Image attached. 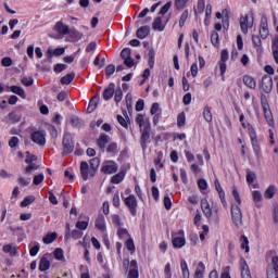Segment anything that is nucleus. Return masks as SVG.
<instances>
[{
    "label": "nucleus",
    "instance_id": "obj_53",
    "mask_svg": "<svg viewBox=\"0 0 278 278\" xmlns=\"http://www.w3.org/2000/svg\"><path fill=\"white\" fill-rule=\"evenodd\" d=\"M232 197L235 201H237V205H242V200L240 199V193L238 192V188L233 187L232 188Z\"/></svg>",
    "mask_w": 278,
    "mask_h": 278
},
{
    "label": "nucleus",
    "instance_id": "obj_55",
    "mask_svg": "<svg viewBox=\"0 0 278 278\" xmlns=\"http://www.w3.org/2000/svg\"><path fill=\"white\" fill-rule=\"evenodd\" d=\"M125 179V174L118 173L115 176L112 177V184H121Z\"/></svg>",
    "mask_w": 278,
    "mask_h": 278
},
{
    "label": "nucleus",
    "instance_id": "obj_12",
    "mask_svg": "<svg viewBox=\"0 0 278 278\" xmlns=\"http://www.w3.org/2000/svg\"><path fill=\"white\" fill-rule=\"evenodd\" d=\"M180 237L173 238V247L174 249H184L186 247V238L184 237V230L178 231Z\"/></svg>",
    "mask_w": 278,
    "mask_h": 278
},
{
    "label": "nucleus",
    "instance_id": "obj_49",
    "mask_svg": "<svg viewBox=\"0 0 278 278\" xmlns=\"http://www.w3.org/2000/svg\"><path fill=\"white\" fill-rule=\"evenodd\" d=\"M45 181V175L43 174H38L34 176L33 184L34 186H40V184Z\"/></svg>",
    "mask_w": 278,
    "mask_h": 278
},
{
    "label": "nucleus",
    "instance_id": "obj_33",
    "mask_svg": "<svg viewBox=\"0 0 278 278\" xmlns=\"http://www.w3.org/2000/svg\"><path fill=\"white\" fill-rule=\"evenodd\" d=\"M276 192H277V187H275V185H270L266 189L264 197H265V199H273V197H275Z\"/></svg>",
    "mask_w": 278,
    "mask_h": 278
},
{
    "label": "nucleus",
    "instance_id": "obj_64",
    "mask_svg": "<svg viewBox=\"0 0 278 278\" xmlns=\"http://www.w3.org/2000/svg\"><path fill=\"white\" fill-rule=\"evenodd\" d=\"M164 275H165V278H173V271L170 269V263H167L165 265Z\"/></svg>",
    "mask_w": 278,
    "mask_h": 278
},
{
    "label": "nucleus",
    "instance_id": "obj_36",
    "mask_svg": "<svg viewBox=\"0 0 278 278\" xmlns=\"http://www.w3.org/2000/svg\"><path fill=\"white\" fill-rule=\"evenodd\" d=\"M223 27L224 29H229V11L227 9L223 10Z\"/></svg>",
    "mask_w": 278,
    "mask_h": 278
},
{
    "label": "nucleus",
    "instance_id": "obj_23",
    "mask_svg": "<svg viewBox=\"0 0 278 278\" xmlns=\"http://www.w3.org/2000/svg\"><path fill=\"white\" fill-rule=\"evenodd\" d=\"M9 89L11 90V92H13L14 94H17L22 99H27V93H25V89H23L22 87L11 86L9 87Z\"/></svg>",
    "mask_w": 278,
    "mask_h": 278
},
{
    "label": "nucleus",
    "instance_id": "obj_8",
    "mask_svg": "<svg viewBox=\"0 0 278 278\" xmlns=\"http://www.w3.org/2000/svg\"><path fill=\"white\" fill-rule=\"evenodd\" d=\"M261 88L266 92V94H270V92H273V77L270 75L263 76Z\"/></svg>",
    "mask_w": 278,
    "mask_h": 278
},
{
    "label": "nucleus",
    "instance_id": "obj_19",
    "mask_svg": "<svg viewBox=\"0 0 278 278\" xmlns=\"http://www.w3.org/2000/svg\"><path fill=\"white\" fill-rule=\"evenodd\" d=\"M243 84H244V86L250 88V90H255L257 88V81H255V78H253L250 75L243 76Z\"/></svg>",
    "mask_w": 278,
    "mask_h": 278
},
{
    "label": "nucleus",
    "instance_id": "obj_59",
    "mask_svg": "<svg viewBox=\"0 0 278 278\" xmlns=\"http://www.w3.org/2000/svg\"><path fill=\"white\" fill-rule=\"evenodd\" d=\"M34 170H38V165H36V163H30V164L25 168L26 175H31V173H34Z\"/></svg>",
    "mask_w": 278,
    "mask_h": 278
},
{
    "label": "nucleus",
    "instance_id": "obj_4",
    "mask_svg": "<svg viewBox=\"0 0 278 278\" xmlns=\"http://www.w3.org/2000/svg\"><path fill=\"white\" fill-rule=\"evenodd\" d=\"M30 139L38 147H45L47 144V131L45 130H36L30 135Z\"/></svg>",
    "mask_w": 278,
    "mask_h": 278
},
{
    "label": "nucleus",
    "instance_id": "obj_32",
    "mask_svg": "<svg viewBox=\"0 0 278 278\" xmlns=\"http://www.w3.org/2000/svg\"><path fill=\"white\" fill-rule=\"evenodd\" d=\"M73 79H75V73L66 74L61 78L62 86H68L73 83Z\"/></svg>",
    "mask_w": 278,
    "mask_h": 278
},
{
    "label": "nucleus",
    "instance_id": "obj_28",
    "mask_svg": "<svg viewBox=\"0 0 278 278\" xmlns=\"http://www.w3.org/2000/svg\"><path fill=\"white\" fill-rule=\"evenodd\" d=\"M97 105H99V97H93L87 108V112L88 114H92V112H94V110H97Z\"/></svg>",
    "mask_w": 278,
    "mask_h": 278
},
{
    "label": "nucleus",
    "instance_id": "obj_34",
    "mask_svg": "<svg viewBox=\"0 0 278 278\" xmlns=\"http://www.w3.org/2000/svg\"><path fill=\"white\" fill-rule=\"evenodd\" d=\"M180 268L182 270V277L190 278V269H188V263H186V260H181Z\"/></svg>",
    "mask_w": 278,
    "mask_h": 278
},
{
    "label": "nucleus",
    "instance_id": "obj_30",
    "mask_svg": "<svg viewBox=\"0 0 278 278\" xmlns=\"http://www.w3.org/2000/svg\"><path fill=\"white\" fill-rule=\"evenodd\" d=\"M58 240V232H50L46 237H43V244H51Z\"/></svg>",
    "mask_w": 278,
    "mask_h": 278
},
{
    "label": "nucleus",
    "instance_id": "obj_63",
    "mask_svg": "<svg viewBox=\"0 0 278 278\" xmlns=\"http://www.w3.org/2000/svg\"><path fill=\"white\" fill-rule=\"evenodd\" d=\"M22 84H23V86H26L27 88H29V86H34V78L24 77V78H22Z\"/></svg>",
    "mask_w": 278,
    "mask_h": 278
},
{
    "label": "nucleus",
    "instance_id": "obj_7",
    "mask_svg": "<svg viewBox=\"0 0 278 278\" xmlns=\"http://www.w3.org/2000/svg\"><path fill=\"white\" fill-rule=\"evenodd\" d=\"M267 278H278V256H273L267 266Z\"/></svg>",
    "mask_w": 278,
    "mask_h": 278
},
{
    "label": "nucleus",
    "instance_id": "obj_16",
    "mask_svg": "<svg viewBox=\"0 0 278 278\" xmlns=\"http://www.w3.org/2000/svg\"><path fill=\"white\" fill-rule=\"evenodd\" d=\"M263 112L268 126L273 127L275 125V119L273 118V112L268 109V105L263 104Z\"/></svg>",
    "mask_w": 278,
    "mask_h": 278
},
{
    "label": "nucleus",
    "instance_id": "obj_24",
    "mask_svg": "<svg viewBox=\"0 0 278 278\" xmlns=\"http://www.w3.org/2000/svg\"><path fill=\"white\" fill-rule=\"evenodd\" d=\"M252 42L257 51V53H263L264 48H262V38L257 35L252 36Z\"/></svg>",
    "mask_w": 278,
    "mask_h": 278
},
{
    "label": "nucleus",
    "instance_id": "obj_10",
    "mask_svg": "<svg viewBox=\"0 0 278 278\" xmlns=\"http://www.w3.org/2000/svg\"><path fill=\"white\" fill-rule=\"evenodd\" d=\"M240 27L243 34H249V29L253 27V17L249 20V15L240 17Z\"/></svg>",
    "mask_w": 278,
    "mask_h": 278
},
{
    "label": "nucleus",
    "instance_id": "obj_3",
    "mask_svg": "<svg viewBox=\"0 0 278 278\" xmlns=\"http://www.w3.org/2000/svg\"><path fill=\"white\" fill-rule=\"evenodd\" d=\"M62 146V155H70V153H73V151H75V141H73V135L71 132L64 134Z\"/></svg>",
    "mask_w": 278,
    "mask_h": 278
},
{
    "label": "nucleus",
    "instance_id": "obj_61",
    "mask_svg": "<svg viewBox=\"0 0 278 278\" xmlns=\"http://www.w3.org/2000/svg\"><path fill=\"white\" fill-rule=\"evenodd\" d=\"M76 229L79 231H86V229H88V222H77Z\"/></svg>",
    "mask_w": 278,
    "mask_h": 278
},
{
    "label": "nucleus",
    "instance_id": "obj_37",
    "mask_svg": "<svg viewBox=\"0 0 278 278\" xmlns=\"http://www.w3.org/2000/svg\"><path fill=\"white\" fill-rule=\"evenodd\" d=\"M36 201V197L34 195H27L24 198V200L21 202V207H27L28 205H31Z\"/></svg>",
    "mask_w": 278,
    "mask_h": 278
},
{
    "label": "nucleus",
    "instance_id": "obj_5",
    "mask_svg": "<svg viewBox=\"0 0 278 278\" xmlns=\"http://www.w3.org/2000/svg\"><path fill=\"white\" fill-rule=\"evenodd\" d=\"M231 218L236 227H242V210L240 208V205H231Z\"/></svg>",
    "mask_w": 278,
    "mask_h": 278
},
{
    "label": "nucleus",
    "instance_id": "obj_54",
    "mask_svg": "<svg viewBox=\"0 0 278 278\" xmlns=\"http://www.w3.org/2000/svg\"><path fill=\"white\" fill-rule=\"evenodd\" d=\"M252 199L254 203H262V192L255 190L252 192Z\"/></svg>",
    "mask_w": 278,
    "mask_h": 278
},
{
    "label": "nucleus",
    "instance_id": "obj_38",
    "mask_svg": "<svg viewBox=\"0 0 278 278\" xmlns=\"http://www.w3.org/2000/svg\"><path fill=\"white\" fill-rule=\"evenodd\" d=\"M211 42L214 47H218L220 45V36L216 30H214L211 35Z\"/></svg>",
    "mask_w": 278,
    "mask_h": 278
},
{
    "label": "nucleus",
    "instance_id": "obj_26",
    "mask_svg": "<svg viewBox=\"0 0 278 278\" xmlns=\"http://www.w3.org/2000/svg\"><path fill=\"white\" fill-rule=\"evenodd\" d=\"M96 229H99V231H105V216L99 215L97 217Z\"/></svg>",
    "mask_w": 278,
    "mask_h": 278
},
{
    "label": "nucleus",
    "instance_id": "obj_57",
    "mask_svg": "<svg viewBox=\"0 0 278 278\" xmlns=\"http://www.w3.org/2000/svg\"><path fill=\"white\" fill-rule=\"evenodd\" d=\"M121 58H122V60H127V59L131 58V49H129V48L123 49L121 52Z\"/></svg>",
    "mask_w": 278,
    "mask_h": 278
},
{
    "label": "nucleus",
    "instance_id": "obj_56",
    "mask_svg": "<svg viewBox=\"0 0 278 278\" xmlns=\"http://www.w3.org/2000/svg\"><path fill=\"white\" fill-rule=\"evenodd\" d=\"M84 236V232L81 230L75 229L72 232H70V238H73L74 240H79Z\"/></svg>",
    "mask_w": 278,
    "mask_h": 278
},
{
    "label": "nucleus",
    "instance_id": "obj_6",
    "mask_svg": "<svg viewBox=\"0 0 278 278\" xmlns=\"http://www.w3.org/2000/svg\"><path fill=\"white\" fill-rule=\"evenodd\" d=\"M124 203L126 207H128L131 216H136L138 214V200L136 199V195L130 194L124 199Z\"/></svg>",
    "mask_w": 278,
    "mask_h": 278
},
{
    "label": "nucleus",
    "instance_id": "obj_21",
    "mask_svg": "<svg viewBox=\"0 0 278 278\" xmlns=\"http://www.w3.org/2000/svg\"><path fill=\"white\" fill-rule=\"evenodd\" d=\"M80 174L84 181H88V175H90V165H88V162L80 163Z\"/></svg>",
    "mask_w": 278,
    "mask_h": 278
},
{
    "label": "nucleus",
    "instance_id": "obj_40",
    "mask_svg": "<svg viewBox=\"0 0 278 278\" xmlns=\"http://www.w3.org/2000/svg\"><path fill=\"white\" fill-rule=\"evenodd\" d=\"M203 116L206 123H212L213 116H212V109H210V106L204 108Z\"/></svg>",
    "mask_w": 278,
    "mask_h": 278
},
{
    "label": "nucleus",
    "instance_id": "obj_31",
    "mask_svg": "<svg viewBox=\"0 0 278 278\" xmlns=\"http://www.w3.org/2000/svg\"><path fill=\"white\" fill-rule=\"evenodd\" d=\"M152 27L156 31H164L166 25L162 24V17H156L152 24Z\"/></svg>",
    "mask_w": 278,
    "mask_h": 278
},
{
    "label": "nucleus",
    "instance_id": "obj_15",
    "mask_svg": "<svg viewBox=\"0 0 278 278\" xmlns=\"http://www.w3.org/2000/svg\"><path fill=\"white\" fill-rule=\"evenodd\" d=\"M250 138L255 155H260V141H257V135L255 134V129L250 130Z\"/></svg>",
    "mask_w": 278,
    "mask_h": 278
},
{
    "label": "nucleus",
    "instance_id": "obj_2",
    "mask_svg": "<svg viewBox=\"0 0 278 278\" xmlns=\"http://www.w3.org/2000/svg\"><path fill=\"white\" fill-rule=\"evenodd\" d=\"M201 208L206 218H212V214H215V216L213 217L214 222L218 223V220H220V217L218 216V205L213 204L211 206L207 199H202L201 200Z\"/></svg>",
    "mask_w": 278,
    "mask_h": 278
},
{
    "label": "nucleus",
    "instance_id": "obj_39",
    "mask_svg": "<svg viewBox=\"0 0 278 278\" xmlns=\"http://www.w3.org/2000/svg\"><path fill=\"white\" fill-rule=\"evenodd\" d=\"M162 160H164V152L160 151L154 160V165L159 166V168H164V163H162Z\"/></svg>",
    "mask_w": 278,
    "mask_h": 278
},
{
    "label": "nucleus",
    "instance_id": "obj_43",
    "mask_svg": "<svg viewBox=\"0 0 278 278\" xmlns=\"http://www.w3.org/2000/svg\"><path fill=\"white\" fill-rule=\"evenodd\" d=\"M71 123L73 127H84V119L79 118L78 116H72Z\"/></svg>",
    "mask_w": 278,
    "mask_h": 278
},
{
    "label": "nucleus",
    "instance_id": "obj_45",
    "mask_svg": "<svg viewBox=\"0 0 278 278\" xmlns=\"http://www.w3.org/2000/svg\"><path fill=\"white\" fill-rule=\"evenodd\" d=\"M188 5V0H175V8L176 10H184Z\"/></svg>",
    "mask_w": 278,
    "mask_h": 278
},
{
    "label": "nucleus",
    "instance_id": "obj_14",
    "mask_svg": "<svg viewBox=\"0 0 278 278\" xmlns=\"http://www.w3.org/2000/svg\"><path fill=\"white\" fill-rule=\"evenodd\" d=\"M115 92H116V85L114 83H110L108 88H105L102 93L104 101H110V99L114 97Z\"/></svg>",
    "mask_w": 278,
    "mask_h": 278
},
{
    "label": "nucleus",
    "instance_id": "obj_25",
    "mask_svg": "<svg viewBox=\"0 0 278 278\" xmlns=\"http://www.w3.org/2000/svg\"><path fill=\"white\" fill-rule=\"evenodd\" d=\"M51 268V262L47 260V256L41 257L39 262V270L41 273H46V270H49Z\"/></svg>",
    "mask_w": 278,
    "mask_h": 278
},
{
    "label": "nucleus",
    "instance_id": "obj_17",
    "mask_svg": "<svg viewBox=\"0 0 278 278\" xmlns=\"http://www.w3.org/2000/svg\"><path fill=\"white\" fill-rule=\"evenodd\" d=\"M240 266H241V278H252L251 269L249 268V265L247 264V261L244 258L240 260Z\"/></svg>",
    "mask_w": 278,
    "mask_h": 278
},
{
    "label": "nucleus",
    "instance_id": "obj_9",
    "mask_svg": "<svg viewBox=\"0 0 278 278\" xmlns=\"http://www.w3.org/2000/svg\"><path fill=\"white\" fill-rule=\"evenodd\" d=\"M101 170L105 175H112V174L116 173V170H118V165L114 161H106V162H104Z\"/></svg>",
    "mask_w": 278,
    "mask_h": 278
},
{
    "label": "nucleus",
    "instance_id": "obj_35",
    "mask_svg": "<svg viewBox=\"0 0 278 278\" xmlns=\"http://www.w3.org/2000/svg\"><path fill=\"white\" fill-rule=\"evenodd\" d=\"M2 251L3 253H10V255H18V251H16V247L12 244L3 245Z\"/></svg>",
    "mask_w": 278,
    "mask_h": 278
},
{
    "label": "nucleus",
    "instance_id": "obj_41",
    "mask_svg": "<svg viewBox=\"0 0 278 278\" xmlns=\"http://www.w3.org/2000/svg\"><path fill=\"white\" fill-rule=\"evenodd\" d=\"M240 242H241V249H243V251H245V253H249V251H250L249 238H247V236H241Z\"/></svg>",
    "mask_w": 278,
    "mask_h": 278
},
{
    "label": "nucleus",
    "instance_id": "obj_52",
    "mask_svg": "<svg viewBox=\"0 0 278 278\" xmlns=\"http://www.w3.org/2000/svg\"><path fill=\"white\" fill-rule=\"evenodd\" d=\"M115 72H116V66H114V64H110L105 67L106 77H111V75H114Z\"/></svg>",
    "mask_w": 278,
    "mask_h": 278
},
{
    "label": "nucleus",
    "instance_id": "obj_51",
    "mask_svg": "<svg viewBox=\"0 0 278 278\" xmlns=\"http://www.w3.org/2000/svg\"><path fill=\"white\" fill-rule=\"evenodd\" d=\"M198 14H203L205 12V0H199L197 11Z\"/></svg>",
    "mask_w": 278,
    "mask_h": 278
},
{
    "label": "nucleus",
    "instance_id": "obj_62",
    "mask_svg": "<svg viewBox=\"0 0 278 278\" xmlns=\"http://www.w3.org/2000/svg\"><path fill=\"white\" fill-rule=\"evenodd\" d=\"M9 119L13 123H20L21 122V115H18L16 112H12L9 114Z\"/></svg>",
    "mask_w": 278,
    "mask_h": 278
},
{
    "label": "nucleus",
    "instance_id": "obj_29",
    "mask_svg": "<svg viewBox=\"0 0 278 278\" xmlns=\"http://www.w3.org/2000/svg\"><path fill=\"white\" fill-rule=\"evenodd\" d=\"M205 275V264L200 262L195 268L194 278H203Z\"/></svg>",
    "mask_w": 278,
    "mask_h": 278
},
{
    "label": "nucleus",
    "instance_id": "obj_1",
    "mask_svg": "<svg viewBox=\"0 0 278 278\" xmlns=\"http://www.w3.org/2000/svg\"><path fill=\"white\" fill-rule=\"evenodd\" d=\"M136 123L141 129L140 146L143 151H147V144H149V140L151 139V122L149 118H144V115L138 114Z\"/></svg>",
    "mask_w": 278,
    "mask_h": 278
},
{
    "label": "nucleus",
    "instance_id": "obj_11",
    "mask_svg": "<svg viewBox=\"0 0 278 278\" xmlns=\"http://www.w3.org/2000/svg\"><path fill=\"white\" fill-rule=\"evenodd\" d=\"M53 29L59 36H67V34H71V28L67 25H64L62 21L56 22Z\"/></svg>",
    "mask_w": 278,
    "mask_h": 278
},
{
    "label": "nucleus",
    "instance_id": "obj_47",
    "mask_svg": "<svg viewBox=\"0 0 278 278\" xmlns=\"http://www.w3.org/2000/svg\"><path fill=\"white\" fill-rule=\"evenodd\" d=\"M189 12L188 10H185L179 18V27H184L186 25V21H188Z\"/></svg>",
    "mask_w": 278,
    "mask_h": 278
},
{
    "label": "nucleus",
    "instance_id": "obj_27",
    "mask_svg": "<svg viewBox=\"0 0 278 278\" xmlns=\"http://www.w3.org/2000/svg\"><path fill=\"white\" fill-rule=\"evenodd\" d=\"M110 142V136L103 134L99 137L97 144L99 149H105V146Z\"/></svg>",
    "mask_w": 278,
    "mask_h": 278
},
{
    "label": "nucleus",
    "instance_id": "obj_13",
    "mask_svg": "<svg viewBox=\"0 0 278 278\" xmlns=\"http://www.w3.org/2000/svg\"><path fill=\"white\" fill-rule=\"evenodd\" d=\"M215 190L218 193V197L222 201L223 207L227 208V200L225 199V190H223V186H220V180H218V178L215 179Z\"/></svg>",
    "mask_w": 278,
    "mask_h": 278
},
{
    "label": "nucleus",
    "instance_id": "obj_20",
    "mask_svg": "<svg viewBox=\"0 0 278 278\" xmlns=\"http://www.w3.org/2000/svg\"><path fill=\"white\" fill-rule=\"evenodd\" d=\"M101 164V161L99 160V157H93L90 160V177H94L97 170H99V166Z\"/></svg>",
    "mask_w": 278,
    "mask_h": 278
},
{
    "label": "nucleus",
    "instance_id": "obj_50",
    "mask_svg": "<svg viewBox=\"0 0 278 278\" xmlns=\"http://www.w3.org/2000/svg\"><path fill=\"white\" fill-rule=\"evenodd\" d=\"M21 142V140L18 139V137H12L9 140V147L10 149H16L18 147V143Z\"/></svg>",
    "mask_w": 278,
    "mask_h": 278
},
{
    "label": "nucleus",
    "instance_id": "obj_44",
    "mask_svg": "<svg viewBox=\"0 0 278 278\" xmlns=\"http://www.w3.org/2000/svg\"><path fill=\"white\" fill-rule=\"evenodd\" d=\"M54 257L55 260H59V262H64V250H62L61 248H56L54 250Z\"/></svg>",
    "mask_w": 278,
    "mask_h": 278
},
{
    "label": "nucleus",
    "instance_id": "obj_58",
    "mask_svg": "<svg viewBox=\"0 0 278 278\" xmlns=\"http://www.w3.org/2000/svg\"><path fill=\"white\" fill-rule=\"evenodd\" d=\"M117 151H118V144H116V142L110 143L106 148L108 153H117Z\"/></svg>",
    "mask_w": 278,
    "mask_h": 278
},
{
    "label": "nucleus",
    "instance_id": "obj_46",
    "mask_svg": "<svg viewBox=\"0 0 278 278\" xmlns=\"http://www.w3.org/2000/svg\"><path fill=\"white\" fill-rule=\"evenodd\" d=\"M172 7H173V2H172V1H168L166 4H164V5L161 8L159 14H160L161 16H164V14H167L168 10H170Z\"/></svg>",
    "mask_w": 278,
    "mask_h": 278
},
{
    "label": "nucleus",
    "instance_id": "obj_48",
    "mask_svg": "<svg viewBox=\"0 0 278 278\" xmlns=\"http://www.w3.org/2000/svg\"><path fill=\"white\" fill-rule=\"evenodd\" d=\"M177 125H178V127H184V125H186V113L185 112L178 114Z\"/></svg>",
    "mask_w": 278,
    "mask_h": 278
},
{
    "label": "nucleus",
    "instance_id": "obj_42",
    "mask_svg": "<svg viewBox=\"0 0 278 278\" xmlns=\"http://www.w3.org/2000/svg\"><path fill=\"white\" fill-rule=\"evenodd\" d=\"M255 179H257V175H255L254 172H252L251 169L247 170V182L249 185L254 184Z\"/></svg>",
    "mask_w": 278,
    "mask_h": 278
},
{
    "label": "nucleus",
    "instance_id": "obj_18",
    "mask_svg": "<svg viewBox=\"0 0 278 278\" xmlns=\"http://www.w3.org/2000/svg\"><path fill=\"white\" fill-rule=\"evenodd\" d=\"M270 31L268 30V22L266 20H262L261 27H260V36L263 40H266L268 38V35Z\"/></svg>",
    "mask_w": 278,
    "mask_h": 278
},
{
    "label": "nucleus",
    "instance_id": "obj_60",
    "mask_svg": "<svg viewBox=\"0 0 278 278\" xmlns=\"http://www.w3.org/2000/svg\"><path fill=\"white\" fill-rule=\"evenodd\" d=\"M114 100L117 103H121V101H123V89L121 87L115 90V98H114Z\"/></svg>",
    "mask_w": 278,
    "mask_h": 278
},
{
    "label": "nucleus",
    "instance_id": "obj_22",
    "mask_svg": "<svg viewBox=\"0 0 278 278\" xmlns=\"http://www.w3.org/2000/svg\"><path fill=\"white\" fill-rule=\"evenodd\" d=\"M149 34H151V28L149 26H141L139 29H137V38L140 40H144Z\"/></svg>",
    "mask_w": 278,
    "mask_h": 278
}]
</instances>
